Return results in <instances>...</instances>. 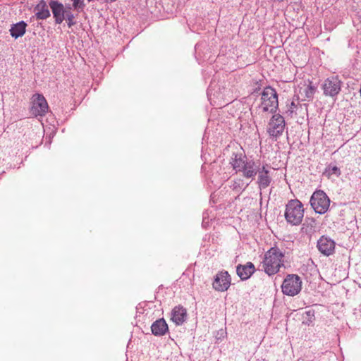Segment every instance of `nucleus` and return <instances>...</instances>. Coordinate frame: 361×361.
<instances>
[{"mask_svg": "<svg viewBox=\"0 0 361 361\" xmlns=\"http://www.w3.org/2000/svg\"><path fill=\"white\" fill-rule=\"evenodd\" d=\"M233 155L234 157L231 158L230 164L235 173H242L244 178L253 180L259 171L260 163L252 159H247L241 154Z\"/></svg>", "mask_w": 361, "mask_h": 361, "instance_id": "nucleus-1", "label": "nucleus"}, {"mask_svg": "<svg viewBox=\"0 0 361 361\" xmlns=\"http://www.w3.org/2000/svg\"><path fill=\"white\" fill-rule=\"evenodd\" d=\"M283 252L277 247L270 248L264 255L262 262V269L269 276L279 271L283 264Z\"/></svg>", "mask_w": 361, "mask_h": 361, "instance_id": "nucleus-2", "label": "nucleus"}, {"mask_svg": "<svg viewBox=\"0 0 361 361\" xmlns=\"http://www.w3.org/2000/svg\"><path fill=\"white\" fill-rule=\"evenodd\" d=\"M261 102L259 108L263 112L275 113L279 107L278 94L271 86L265 87L261 93Z\"/></svg>", "mask_w": 361, "mask_h": 361, "instance_id": "nucleus-3", "label": "nucleus"}, {"mask_svg": "<svg viewBox=\"0 0 361 361\" xmlns=\"http://www.w3.org/2000/svg\"><path fill=\"white\" fill-rule=\"evenodd\" d=\"M285 219L286 221L293 225H299L304 216V209L302 202L297 200H290L286 206Z\"/></svg>", "mask_w": 361, "mask_h": 361, "instance_id": "nucleus-4", "label": "nucleus"}, {"mask_svg": "<svg viewBox=\"0 0 361 361\" xmlns=\"http://www.w3.org/2000/svg\"><path fill=\"white\" fill-rule=\"evenodd\" d=\"M302 289L301 278L297 274H288L281 285V291L288 296L297 295Z\"/></svg>", "mask_w": 361, "mask_h": 361, "instance_id": "nucleus-5", "label": "nucleus"}, {"mask_svg": "<svg viewBox=\"0 0 361 361\" xmlns=\"http://www.w3.org/2000/svg\"><path fill=\"white\" fill-rule=\"evenodd\" d=\"M310 204L316 213L325 214L330 205V199L322 190H316L310 198Z\"/></svg>", "mask_w": 361, "mask_h": 361, "instance_id": "nucleus-6", "label": "nucleus"}, {"mask_svg": "<svg viewBox=\"0 0 361 361\" xmlns=\"http://www.w3.org/2000/svg\"><path fill=\"white\" fill-rule=\"evenodd\" d=\"M286 122L283 116L280 114H275L269 119L267 133L271 137L276 139L283 134Z\"/></svg>", "mask_w": 361, "mask_h": 361, "instance_id": "nucleus-7", "label": "nucleus"}, {"mask_svg": "<svg viewBox=\"0 0 361 361\" xmlns=\"http://www.w3.org/2000/svg\"><path fill=\"white\" fill-rule=\"evenodd\" d=\"M342 82L338 76H331L326 78L322 85L324 94L329 97H336L341 90Z\"/></svg>", "mask_w": 361, "mask_h": 361, "instance_id": "nucleus-8", "label": "nucleus"}, {"mask_svg": "<svg viewBox=\"0 0 361 361\" xmlns=\"http://www.w3.org/2000/svg\"><path fill=\"white\" fill-rule=\"evenodd\" d=\"M48 104L42 94H35L32 97L30 113L32 116H44L48 111Z\"/></svg>", "mask_w": 361, "mask_h": 361, "instance_id": "nucleus-9", "label": "nucleus"}, {"mask_svg": "<svg viewBox=\"0 0 361 361\" xmlns=\"http://www.w3.org/2000/svg\"><path fill=\"white\" fill-rule=\"evenodd\" d=\"M317 87L312 82L308 80L299 87L297 97L302 101L310 102L313 99Z\"/></svg>", "mask_w": 361, "mask_h": 361, "instance_id": "nucleus-10", "label": "nucleus"}, {"mask_svg": "<svg viewBox=\"0 0 361 361\" xmlns=\"http://www.w3.org/2000/svg\"><path fill=\"white\" fill-rule=\"evenodd\" d=\"M336 243L334 240L326 235L319 238L317 243L318 250L324 256L329 257L335 252Z\"/></svg>", "mask_w": 361, "mask_h": 361, "instance_id": "nucleus-11", "label": "nucleus"}, {"mask_svg": "<svg viewBox=\"0 0 361 361\" xmlns=\"http://www.w3.org/2000/svg\"><path fill=\"white\" fill-rule=\"evenodd\" d=\"M49 7L52 11L55 23L56 24H61L65 20L67 13L64 5L58 1L51 0Z\"/></svg>", "mask_w": 361, "mask_h": 361, "instance_id": "nucleus-12", "label": "nucleus"}, {"mask_svg": "<svg viewBox=\"0 0 361 361\" xmlns=\"http://www.w3.org/2000/svg\"><path fill=\"white\" fill-rule=\"evenodd\" d=\"M298 97L293 99L290 103L286 104V114L288 116L293 117L298 114L307 112V105L306 104H300Z\"/></svg>", "mask_w": 361, "mask_h": 361, "instance_id": "nucleus-13", "label": "nucleus"}, {"mask_svg": "<svg viewBox=\"0 0 361 361\" xmlns=\"http://www.w3.org/2000/svg\"><path fill=\"white\" fill-rule=\"evenodd\" d=\"M231 285V277L227 271H221L215 276L213 287L218 291L227 290Z\"/></svg>", "mask_w": 361, "mask_h": 361, "instance_id": "nucleus-14", "label": "nucleus"}, {"mask_svg": "<svg viewBox=\"0 0 361 361\" xmlns=\"http://www.w3.org/2000/svg\"><path fill=\"white\" fill-rule=\"evenodd\" d=\"M269 171L267 169V165H263L259 168L257 183L260 190L268 188L271 183V177L269 175Z\"/></svg>", "mask_w": 361, "mask_h": 361, "instance_id": "nucleus-15", "label": "nucleus"}, {"mask_svg": "<svg viewBox=\"0 0 361 361\" xmlns=\"http://www.w3.org/2000/svg\"><path fill=\"white\" fill-rule=\"evenodd\" d=\"M187 319V310L183 306H176L171 312V320L176 325H182Z\"/></svg>", "mask_w": 361, "mask_h": 361, "instance_id": "nucleus-16", "label": "nucleus"}, {"mask_svg": "<svg viewBox=\"0 0 361 361\" xmlns=\"http://www.w3.org/2000/svg\"><path fill=\"white\" fill-rule=\"evenodd\" d=\"M151 331L155 336H162L169 332V327L164 319H159L151 326Z\"/></svg>", "mask_w": 361, "mask_h": 361, "instance_id": "nucleus-17", "label": "nucleus"}, {"mask_svg": "<svg viewBox=\"0 0 361 361\" xmlns=\"http://www.w3.org/2000/svg\"><path fill=\"white\" fill-rule=\"evenodd\" d=\"M238 276L242 280L248 279L255 271V268L252 262H247L245 265H238L236 269Z\"/></svg>", "mask_w": 361, "mask_h": 361, "instance_id": "nucleus-18", "label": "nucleus"}, {"mask_svg": "<svg viewBox=\"0 0 361 361\" xmlns=\"http://www.w3.org/2000/svg\"><path fill=\"white\" fill-rule=\"evenodd\" d=\"M35 16L37 19L45 20L50 16L49 6L44 0H41L35 8Z\"/></svg>", "mask_w": 361, "mask_h": 361, "instance_id": "nucleus-19", "label": "nucleus"}, {"mask_svg": "<svg viewBox=\"0 0 361 361\" xmlns=\"http://www.w3.org/2000/svg\"><path fill=\"white\" fill-rule=\"evenodd\" d=\"M27 26L23 20L13 24L9 30L11 35L15 39L22 37L25 33Z\"/></svg>", "mask_w": 361, "mask_h": 361, "instance_id": "nucleus-20", "label": "nucleus"}, {"mask_svg": "<svg viewBox=\"0 0 361 361\" xmlns=\"http://www.w3.org/2000/svg\"><path fill=\"white\" fill-rule=\"evenodd\" d=\"M341 174V169L338 166L331 164L328 165L323 173V175L328 178H330L333 176L338 177Z\"/></svg>", "mask_w": 361, "mask_h": 361, "instance_id": "nucleus-21", "label": "nucleus"}, {"mask_svg": "<svg viewBox=\"0 0 361 361\" xmlns=\"http://www.w3.org/2000/svg\"><path fill=\"white\" fill-rule=\"evenodd\" d=\"M249 185L248 183H245L242 178H236L233 180L231 188L236 192L245 190Z\"/></svg>", "mask_w": 361, "mask_h": 361, "instance_id": "nucleus-22", "label": "nucleus"}, {"mask_svg": "<svg viewBox=\"0 0 361 361\" xmlns=\"http://www.w3.org/2000/svg\"><path fill=\"white\" fill-rule=\"evenodd\" d=\"M73 2V8L75 11L80 13L83 11L85 4L84 0H71Z\"/></svg>", "mask_w": 361, "mask_h": 361, "instance_id": "nucleus-23", "label": "nucleus"}, {"mask_svg": "<svg viewBox=\"0 0 361 361\" xmlns=\"http://www.w3.org/2000/svg\"><path fill=\"white\" fill-rule=\"evenodd\" d=\"M75 16L72 13V11H67L65 20H66L68 27H71L76 24V21L75 20Z\"/></svg>", "mask_w": 361, "mask_h": 361, "instance_id": "nucleus-24", "label": "nucleus"}, {"mask_svg": "<svg viewBox=\"0 0 361 361\" xmlns=\"http://www.w3.org/2000/svg\"><path fill=\"white\" fill-rule=\"evenodd\" d=\"M66 11H71L73 9V6H71L70 4H66L65 6Z\"/></svg>", "mask_w": 361, "mask_h": 361, "instance_id": "nucleus-25", "label": "nucleus"}, {"mask_svg": "<svg viewBox=\"0 0 361 361\" xmlns=\"http://www.w3.org/2000/svg\"><path fill=\"white\" fill-rule=\"evenodd\" d=\"M116 1V0H105V3H111V2H114Z\"/></svg>", "mask_w": 361, "mask_h": 361, "instance_id": "nucleus-26", "label": "nucleus"}]
</instances>
